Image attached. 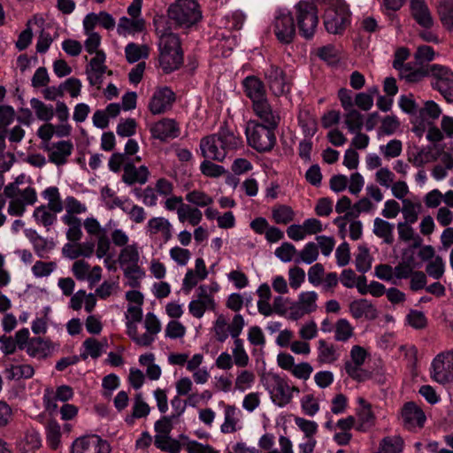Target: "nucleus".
I'll list each match as a JSON object with an SVG mask.
<instances>
[{"label": "nucleus", "mask_w": 453, "mask_h": 453, "mask_svg": "<svg viewBox=\"0 0 453 453\" xmlns=\"http://www.w3.org/2000/svg\"><path fill=\"white\" fill-rule=\"evenodd\" d=\"M411 12L416 22L425 27L430 28L434 20L426 4L422 0L411 1Z\"/></svg>", "instance_id": "26"}, {"label": "nucleus", "mask_w": 453, "mask_h": 453, "mask_svg": "<svg viewBox=\"0 0 453 453\" xmlns=\"http://www.w3.org/2000/svg\"><path fill=\"white\" fill-rule=\"evenodd\" d=\"M139 260L140 253L137 243L134 242L120 250L118 257L120 268L139 264Z\"/></svg>", "instance_id": "30"}, {"label": "nucleus", "mask_w": 453, "mask_h": 453, "mask_svg": "<svg viewBox=\"0 0 453 453\" xmlns=\"http://www.w3.org/2000/svg\"><path fill=\"white\" fill-rule=\"evenodd\" d=\"M30 241L33 244L35 252L41 258L45 257V255L53 248L52 242L42 237L36 232L33 233V235L30 237Z\"/></svg>", "instance_id": "52"}, {"label": "nucleus", "mask_w": 453, "mask_h": 453, "mask_svg": "<svg viewBox=\"0 0 453 453\" xmlns=\"http://www.w3.org/2000/svg\"><path fill=\"white\" fill-rule=\"evenodd\" d=\"M185 200L197 207H207L213 203V198L201 190H192L186 194Z\"/></svg>", "instance_id": "49"}, {"label": "nucleus", "mask_w": 453, "mask_h": 453, "mask_svg": "<svg viewBox=\"0 0 453 453\" xmlns=\"http://www.w3.org/2000/svg\"><path fill=\"white\" fill-rule=\"evenodd\" d=\"M296 15L301 35L305 39L312 38L319 23L316 5L312 3L299 2L296 5Z\"/></svg>", "instance_id": "7"}, {"label": "nucleus", "mask_w": 453, "mask_h": 453, "mask_svg": "<svg viewBox=\"0 0 453 453\" xmlns=\"http://www.w3.org/2000/svg\"><path fill=\"white\" fill-rule=\"evenodd\" d=\"M437 159V153L431 147L413 149L408 151V160L416 167L434 162Z\"/></svg>", "instance_id": "27"}, {"label": "nucleus", "mask_w": 453, "mask_h": 453, "mask_svg": "<svg viewBox=\"0 0 453 453\" xmlns=\"http://www.w3.org/2000/svg\"><path fill=\"white\" fill-rule=\"evenodd\" d=\"M144 327L146 329L144 335L148 336L149 346H150L155 342L157 334L161 331V323L154 313L148 312L145 316Z\"/></svg>", "instance_id": "43"}, {"label": "nucleus", "mask_w": 453, "mask_h": 453, "mask_svg": "<svg viewBox=\"0 0 453 453\" xmlns=\"http://www.w3.org/2000/svg\"><path fill=\"white\" fill-rule=\"evenodd\" d=\"M144 28V20L143 19H128L127 17H122L119 19L118 25V33L119 35L128 33L134 34L137 32L142 31Z\"/></svg>", "instance_id": "38"}, {"label": "nucleus", "mask_w": 453, "mask_h": 453, "mask_svg": "<svg viewBox=\"0 0 453 453\" xmlns=\"http://www.w3.org/2000/svg\"><path fill=\"white\" fill-rule=\"evenodd\" d=\"M255 116L263 125L278 127L280 123V111L269 102L268 98L252 105Z\"/></svg>", "instance_id": "16"}, {"label": "nucleus", "mask_w": 453, "mask_h": 453, "mask_svg": "<svg viewBox=\"0 0 453 453\" xmlns=\"http://www.w3.org/2000/svg\"><path fill=\"white\" fill-rule=\"evenodd\" d=\"M175 101V94L168 87L157 89L149 104V109L154 115L165 113L171 109Z\"/></svg>", "instance_id": "19"}, {"label": "nucleus", "mask_w": 453, "mask_h": 453, "mask_svg": "<svg viewBox=\"0 0 453 453\" xmlns=\"http://www.w3.org/2000/svg\"><path fill=\"white\" fill-rule=\"evenodd\" d=\"M394 224L380 218H376L373 220L372 233L377 237L382 239L386 244H392L394 242Z\"/></svg>", "instance_id": "29"}, {"label": "nucleus", "mask_w": 453, "mask_h": 453, "mask_svg": "<svg viewBox=\"0 0 453 453\" xmlns=\"http://www.w3.org/2000/svg\"><path fill=\"white\" fill-rule=\"evenodd\" d=\"M339 358V353L332 343L323 339L318 342V360L323 364H333Z\"/></svg>", "instance_id": "31"}, {"label": "nucleus", "mask_w": 453, "mask_h": 453, "mask_svg": "<svg viewBox=\"0 0 453 453\" xmlns=\"http://www.w3.org/2000/svg\"><path fill=\"white\" fill-rule=\"evenodd\" d=\"M155 446L169 453H180L181 450V444L178 440L173 439L170 436L166 437H154Z\"/></svg>", "instance_id": "51"}, {"label": "nucleus", "mask_w": 453, "mask_h": 453, "mask_svg": "<svg viewBox=\"0 0 453 453\" xmlns=\"http://www.w3.org/2000/svg\"><path fill=\"white\" fill-rule=\"evenodd\" d=\"M294 211L290 206L280 204L272 210V217L276 224L287 225L294 219Z\"/></svg>", "instance_id": "46"}, {"label": "nucleus", "mask_w": 453, "mask_h": 453, "mask_svg": "<svg viewBox=\"0 0 453 453\" xmlns=\"http://www.w3.org/2000/svg\"><path fill=\"white\" fill-rule=\"evenodd\" d=\"M245 326V320L242 315L235 314L231 321L227 322L226 318L220 314L217 317L213 323L212 331L217 342L223 343L226 340L231 336L234 330L239 331V334H242Z\"/></svg>", "instance_id": "14"}, {"label": "nucleus", "mask_w": 453, "mask_h": 453, "mask_svg": "<svg viewBox=\"0 0 453 453\" xmlns=\"http://www.w3.org/2000/svg\"><path fill=\"white\" fill-rule=\"evenodd\" d=\"M349 311L353 318L358 319L365 318L373 320L378 317L377 309L367 299H358L350 303Z\"/></svg>", "instance_id": "25"}, {"label": "nucleus", "mask_w": 453, "mask_h": 453, "mask_svg": "<svg viewBox=\"0 0 453 453\" xmlns=\"http://www.w3.org/2000/svg\"><path fill=\"white\" fill-rule=\"evenodd\" d=\"M225 419L221 425L220 430L223 434L234 433L237 428L238 422V411L233 405H226L224 411Z\"/></svg>", "instance_id": "36"}, {"label": "nucleus", "mask_w": 453, "mask_h": 453, "mask_svg": "<svg viewBox=\"0 0 453 453\" xmlns=\"http://www.w3.org/2000/svg\"><path fill=\"white\" fill-rule=\"evenodd\" d=\"M145 233L149 239L160 246L173 238V226L170 220L163 216L151 217L146 223Z\"/></svg>", "instance_id": "11"}, {"label": "nucleus", "mask_w": 453, "mask_h": 453, "mask_svg": "<svg viewBox=\"0 0 453 453\" xmlns=\"http://www.w3.org/2000/svg\"><path fill=\"white\" fill-rule=\"evenodd\" d=\"M121 269L123 270L124 276L128 280V285L134 288H139L140 280L145 276V272L139 264L125 266Z\"/></svg>", "instance_id": "47"}, {"label": "nucleus", "mask_w": 453, "mask_h": 453, "mask_svg": "<svg viewBox=\"0 0 453 453\" xmlns=\"http://www.w3.org/2000/svg\"><path fill=\"white\" fill-rule=\"evenodd\" d=\"M106 345V341L101 342L93 337L87 338L82 343L83 350L81 352L79 357L82 360H86L88 357L93 359H97L104 352V347Z\"/></svg>", "instance_id": "28"}, {"label": "nucleus", "mask_w": 453, "mask_h": 453, "mask_svg": "<svg viewBox=\"0 0 453 453\" xmlns=\"http://www.w3.org/2000/svg\"><path fill=\"white\" fill-rule=\"evenodd\" d=\"M274 254L281 262L288 263L297 254V250L292 243L285 242L275 250Z\"/></svg>", "instance_id": "62"}, {"label": "nucleus", "mask_w": 453, "mask_h": 453, "mask_svg": "<svg viewBox=\"0 0 453 453\" xmlns=\"http://www.w3.org/2000/svg\"><path fill=\"white\" fill-rule=\"evenodd\" d=\"M317 298L318 295L314 291L302 292L299 295L298 301L296 303L304 310V311L310 313L314 311L317 308Z\"/></svg>", "instance_id": "60"}, {"label": "nucleus", "mask_w": 453, "mask_h": 453, "mask_svg": "<svg viewBox=\"0 0 453 453\" xmlns=\"http://www.w3.org/2000/svg\"><path fill=\"white\" fill-rule=\"evenodd\" d=\"M354 335V327L346 319H340L334 325V340L347 342Z\"/></svg>", "instance_id": "44"}, {"label": "nucleus", "mask_w": 453, "mask_h": 453, "mask_svg": "<svg viewBox=\"0 0 453 453\" xmlns=\"http://www.w3.org/2000/svg\"><path fill=\"white\" fill-rule=\"evenodd\" d=\"M267 85L275 96H281L289 93L291 84L285 72L275 65H270L264 71Z\"/></svg>", "instance_id": "15"}, {"label": "nucleus", "mask_w": 453, "mask_h": 453, "mask_svg": "<svg viewBox=\"0 0 453 453\" xmlns=\"http://www.w3.org/2000/svg\"><path fill=\"white\" fill-rule=\"evenodd\" d=\"M358 403L361 406L357 412L358 418L362 426L370 427L374 424L375 417L371 409V404L365 399L359 398Z\"/></svg>", "instance_id": "54"}, {"label": "nucleus", "mask_w": 453, "mask_h": 453, "mask_svg": "<svg viewBox=\"0 0 453 453\" xmlns=\"http://www.w3.org/2000/svg\"><path fill=\"white\" fill-rule=\"evenodd\" d=\"M122 180L131 186L135 183L145 184L148 181L150 172L145 165L136 167L134 164H126L123 167Z\"/></svg>", "instance_id": "24"}, {"label": "nucleus", "mask_w": 453, "mask_h": 453, "mask_svg": "<svg viewBox=\"0 0 453 453\" xmlns=\"http://www.w3.org/2000/svg\"><path fill=\"white\" fill-rule=\"evenodd\" d=\"M73 397V389L68 385H61L54 390L48 387L44 389L42 402L45 409L53 412L58 409L57 401L67 402Z\"/></svg>", "instance_id": "18"}, {"label": "nucleus", "mask_w": 453, "mask_h": 453, "mask_svg": "<svg viewBox=\"0 0 453 453\" xmlns=\"http://www.w3.org/2000/svg\"><path fill=\"white\" fill-rule=\"evenodd\" d=\"M277 128L263 125L258 120H249L245 128L248 145L259 153L272 151L277 142Z\"/></svg>", "instance_id": "3"}, {"label": "nucleus", "mask_w": 453, "mask_h": 453, "mask_svg": "<svg viewBox=\"0 0 453 453\" xmlns=\"http://www.w3.org/2000/svg\"><path fill=\"white\" fill-rule=\"evenodd\" d=\"M398 419L405 430L415 433L424 427L426 417L418 404L407 402L401 408Z\"/></svg>", "instance_id": "10"}, {"label": "nucleus", "mask_w": 453, "mask_h": 453, "mask_svg": "<svg viewBox=\"0 0 453 453\" xmlns=\"http://www.w3.org/2000/svg\"><path fill=\"white\" fill-rule=\"evenodd\" d=\"M403 444V439L400 435L384 437L380 443L379 453H400Z\"/></svg>", "instance_id": "39"}, {"label": "nucleus", "mask_w": 453, "mask_h": 453, "mask_svg": "<svg viewBox=\"0 0 453 453\" xmlns=\"http://www.w3.org/2000/svg\"><path fill=\"white\" fill-rule=\"evenodd\" d=\"M242 86L244 93L250 99L252 105L257 102L267 99L265 84L259 78L254 75L247 76L242 81Z\"/></svg>", "instance_id": "22"}, {"label": "nucleus", "mask_w": 453, "mask_h": 453, "mask_svg": "<svg viewBox=\"0 0 453 453\" xmlns=\"http://www.w3.org/2000/svg\"><path fill=\"white\" fill-rule=\"evenodd\" d=\"M372 257L369 250L365 246L358 247V253L355 258L356 268L360 273H366L372 267Z\"/></svg>", "instance_id": "53"}, {"label": "nucleus", "mask_w": 453, "mask_h": 453, "mask_svg": "<svg viewBox=\"0 0 453 453\" xmlns=\"http://www.w3.org/2000/svg\"><path fill=\"white\" fill-rule=\"evenodd\" d=\"M42 196L48 201L47 207L53 212L59 213L63 211V203L59 190L57 187H49L42 192Z\"/></svg>", "instance_id": "41"}, {"label": "nucleus", "mask_w": 453, "mask_h": 453, "mask_svg": "<svg viewBox=\"0 0 453 453\" xmlns=\"http://www.w3.org/2000/svg\"><path fill=\"white\" fill-rule=\"evenodd\" d=\"M61 220L68 226L66 238L71 242H77L82 237L81 220L78 217L62 216Z\"/></svg>", "instance_id": "33"}, {"label": "nucleus", "mask_w": 453, "mask_h": 453, "mask_svg": "<svg viewBox=\"0 0 453 453\" xmlns=\"http://www.w3.org/2000/svg\"><path fill=\"white\" fill-rule=\"evenodd\" d=\"M158 62L164 73H169L180 68L183 64V51L178 35L165 32L158 40Z\"/></svg>", "instance_id": "2"}, {"label": "nucleus", "mask_w": 453, "mask_h": 453, "mask_svg": "<svg viewBox=\"0 0 453 453\" xmlns=\"http://www.w3.org/2000/svg\"><path fill=\"white\" fill-rule=\"evenodd\" d=\"M53 349L52 342L40 336L31 338L26 346L27 355L38 360L50 357Z\"/></svg>", "instance_id": "21"}, {"label": "nucleus", "mask_w": 453, "mask_h": 453, "mask_svg": "<svg viewBox=\"0 0 453 453\" xmlns=\"http://www.w3.org/2000/svg\"><path fill=\"white\" fill-rule=\"evenodd\" d=\"M180 439L186 441V449L188 453H218L210 445H203L196 441H189L188 438L181 434Z\"/></svg>", "instance_id": "64"}, {"label": "nucleus", "mask_w": 453, "mask_h": 453, "mask_svg": "<svg viewBox=\"0 0 453 453\" xmlns=\"http://www.w3.org/2000/svg\"><path fill=\"white\" fill-rule=\"evenodd\" d=\"M125 55L127 61L130 64L138 62L141 59L148 58L149 47L145 44L139 45L134 42H129L125 47Z\"/></svg>", "instance_id": "34"}, {"label": "nucleus", "mask_w": 453, "mask_h": 453, "mask_svg": "<svg viewBox=\"0 0 453 453\" xmlns=\"http://www.w3.org/2000/svg\"><path fill=\"white\" fill-rule=\"evenodd\" d=\"M46 442L51 449H58L61 445V427L56 420L48 422L45 427Z\"/></svg>", "instance_id": "35"}, {"label": "nucleus", "mask_w": 453, "mask_h": 453, "mask_svg": "<svg viewBox=\"0 0 453 453\" xmlns=\"http://www.w3.org/2000/svg\"><path fill=\"white\" fill-rule=\"evenodd\" d=\"M48 152L49 161L56 165L66 164L68 157L73 150V144L71 141H59L58 142L44 143L42 147Z\"/></svg>", "instance_id": "17"}, {"label": "nucleus", "mask_w": 453, "mask_h": 453, "mask_svg": "<svg viewBox=\"0 0 453 453\" xmlns=\"http://www.w3.org/2000/svg\"><path fill=\"white\" fill-rule=\"evenodd\" d=\"M180 439L186 441V449L188 453H218L210 445H203L196 441H189L188 438L181 434Z\"/></svg>", "instance_id": "63"}, {"label": "nucleus", "mask_w": 453, "mask_h": 453, "mask_svg": "<svg viewBox=\"0 0 453 453\" xmlns=\"http://www.w3.org/2000/svg\"><path fill=\"white\" fill-rule=\"evenodd\" d=\"M319 248L318 245L312 242L304 245L303 249L298 252V257L295 259L296 264L305 263L311 265L318 259Z\"/></svg>", "instance_id": "48"}, {"label": "nucleus", "mask_w": 453, "mask_h": 453, "mask_svg": "<svg viewBox=\"0 0 453 453\" xmlns=\"http://www.w3.org/2000/svg\"><path fill=\"white\" fill-rule=\"evenodd\" d=\"M431 78V86L437 90L444 99L453 104V72L446 66L432 65L427 70Z\"/></svg>", "instance_id": "6"}, {"label": "nucleus", "mask_w": 453, "mask_h": 453, "mask_svg": "<svg viewBox=\"0 0 453 453\" xmlns=\"http://www.w3.org/2000/svg\"><path fill=\"white\" fill-rule=\"evenodd\" d=\"M175 419L170 416H163L160 419L155 422L154 429L156 432L155 436L166 437L170 436V433L173 428V421Z\"/></svg>", "instance_id": "61"}, {"label": "nucleus", "mask_w": 453, "mask_h": 453, "mask_svg": "<svg viewBox=\"0 0 453 453\" xmlns=\"http://www.w3.org/2000/svg\"><path fill=\"white\" fill-rule=\"evenodd\" d=\"M151 137L161 142H166L169 139L177 138L180 135V127L177 122L173 119H163L150 127Z\"/></svg>", "instance_id": "20"}, {"label": "nucleus", "mask_w": 453, "mask_h": 453, "mask_svg": "<svg viewBox=\"0 0 453 453\" xmlns=\"http://www.w3.org/2000/svg\"><path fill=\"white\" fill-rule=\"evenodd\" d=\"M439 14L444 26L453 29V0H444L439 5Z\"/></svg>", "instance_id": "58"}, {"label": "nucleus", "mask_w": 453, "mask_h": 453, "mask_svg": "<svg viewBox=\"0 0 453 453\" xmlns=\"http://www.w3.org/2000/svg\"><path fill=\"white\" fill-rule=\"evenodd\" d=\"M255 373L249 370H241L238 372L235 379V388L239 391H244L250 388L255 381Z\"/></svg>", "instance_id": "57"}, {"label": "nucleus", "mask_w": 453, "mask_h": 453, "mask_svg": "<svg viewBox=\"0 0 453 453\" xmlns=\"http://www.w3.org/2000/svg\"><path fill=\"white\" fill-rule=\"evenodd\" d=\"M123 211L127 213L130 220L135 224L143 223L147 218V212L143 207L130 202L127 203V208H123Z\"/></svg>", "instance_id": "55"}, {"label": "nucleus", "mask_w": 453, "mask_h": 453, "mask_svg": "<svg viewBox=\"0 0 453 453\" xmlns=\"http://www.w3.org/2000/svg\"><path fill=\"white\" fill-rule=\"evenodd\" d=\"M406 321L412 328L421 330L426 327L427 319L423 311L411 310L406 316Z\"/></svg>", "instance_id": "59"}, {"label": "nucleus", "mask_w": 453, "mask_h": 453, "mask_svg": "<svg viewBox=\"0 0 453 453\" xmlns=\"http://www.w3.org/2000/svg\"><path fill=\"white\" fill-rule=\"evenodd\" d=\"M266 388L273 403L280 407H284L290 403L293 397V391L299 392L297 388L289 387L288 382L277 374H273L268 378Z\"/></svg>", "instance_id": "12"}, {"label": "nucleus", "mask_w": 453, "mask_h": 453, "mask_svg": "<svg viewBox=\"0 0 453 453\" xmlns=\"http://www.w3.org/2000/svg\"><path fill=\"white\" fill-rule=\"evenodd\" d=\"M40 434L35 430H28L26 432L23 439L18 444L19 450L24 453L34 451L41 446Z\"/></svg>", "instance_id": "37"}, {"label": "nucleus", "mask_w": 453, "mask_h": 453, "mask_svg": "<svg viewBox=\"0 0 453 453\" xmlns=\"http://www.w3.org/2000/svg\"><path fill=\"white\" fill-rule=\"evenodd\" d=\"M344 121L350 133L360 131L364 126L363 115L354 108L346 110Z\"/></svg>", "instance_id": "45"}, {"label": "nucleus", "mask_w": 453, "mask_h": 453, "mask_svg": "<svg viewBox=\"0 0 453 453\" xmlns=\"http://www.w3.org/2000/svg\"><path fill=\"white\" fill-rule=\"evenodd\" d=\"M430 374L442 385L453 381V349L441 352L433 359Z\"/></svg>", "instance_id": "9"}, {"label": "nucleus", "mask_w": 453, "mask_h": 453, "mask_svg": "<svg viewBox=\"0 0 453 453\" xmlns=\"http://www.w3.org/2000/svg\"><path fill=\"white\" fill-rule=\"evenodd\" d=\"M273 34L283 44H289L296 36V25L292 14L284 9L276 11L273 22Z\"/></svg>", "instance_id": "8"}, {"label": "nucleus", "mask_w": 453, "mask_h": 453, "mask_svg": "<svg viewBox=\"0 0 453 453\" xmlns=\"http://www.w3.org/2000/svg\"><path fill=\"white\" fill-rule=\"evenodd\" d=\"M33 217L36 223L43 226L47 231H49L57 221V213L53 212L46 205L36 207L34 211Z\"/></svg>", "instance_id": "32"}, {"label": "nucleus", "mask_w": 453, "mask_h": 453, "mask_svg": "<svg viewBox=\"0 0 453 453\" xmlns=\"http://www.w3.org/2000/svg\"><path fill=\"white\" fill-rule=\"evenodd\" d=\"M167 14L175 25L181 27H189L202 18L199 4L195 0H176L168 7Z\"/></svg>", "instance_id": "4"}, {"label": "nucleus", "mask_w": 453, "mask_h": 453, "mask_svg": "<svg viewBox=\"0 0 453 453\" xmlns=\"http://www.w3.org/2000/svg\"><path fill=\"white\" fill-rule=\"evenodd\" d=\"M241 143V138L224 122L216 134L201 139L200 150L205 158L222 162L226 155L236 150Z\"/></svg>", "instance_id": "1"}, {"label": "nucleus", "mask_w": 453, "mask_h": 453, "mask_svg": "<svg viewBox=\"0 0 453 453\" xmlns=\"http://www.w3.org/2000/svg\"><path fill=\"white\" fill-rule=\"evenodd\" d=\"M65 213L63 216L76 217L77 214H82L87 211L86 204L72 196L65 198Z\"/></svg>", "instance_id": "56"}, {"label": "nucleus", "mask_w": 453, "mask_h": 453, "mask_svg": "<svg viewBox=\"0 0 453 453\" xmlns=\"http://www.w3.org/2000/svg\"><path fill=\"white\" fill-rule=\"evenodd\" d=\"M324 26L330 34H342L349 22V12L341 0H329L323 16Z\"/></svg>", "instance_id": "5"}, {"label": "nucleus", "mask_w": 453, "mask_h": 453, "mask_svg": "<svg viewBox=\"0 0 453 453\" xmlns=\"http://www.w3.org/2000/svg\"><path fill=\"white\" fill-rule=\"evenodd\" d=\"M106 59L104 51L96 52V56L89 62V68L86 70L88 80L92 86L100 85L103 81V75L107 66L104 65Z\"/></svg>", "instance_id": "23"}, {"label": "nucleus", "mask_w": 453, "mask_h": 453, "mask_svg": "<svg viewBox=\"0 0 453 453\" xmlns=\"http://www.w3.org/2000/svg\"><path fill=\"white\" fill-rule=\"evenodd\" d=\"M8 380L30 379L35 374L34 367L30 365H11L5 370Z\"/></svg>", "instance_id": "42"}, {"label": "nucleus", "mask_w": 453, "mask_h": 453, "mask_svg": "<svg viewBox=\"0 0 453 453\" xmlns=\"http://www.w3.org/2000/svg\"><path fill=\"white\" fill-rule=\"evenodd\" d=\"M30 105L35 111L38 119L42 121H50L54 117V108L50 104H46L38 98H32L30 100Z\"/></svg>", "instance_id": "40"}, {"label": "nucleus", "mask_w": 453, "mask_h": 453, "mask_svg": "<svg viewBox=\"0 0 453 453\" xmlns=\"http://www.w3.org/2000/svg\"><path fill=\"white\" fill-rule=\"evenodd\" d=\"M299 125L301 126L304 136L311 138L317 132V120L308 111L301 112L298 116Z\"/></svg>", "instance_id": "50"}, {"label": "nucleus", "mask_w": 453, "mask_h": 453, "mask_svg": "<svg viewBox=\"0 0 453 453\" xmlns=\"http://www.w3.org/2000/svg\"><path fill=\"white\" fill-rule=\"evenodd\" d=\"M111 450L110 443L96 434L81 436L71 446V453H111Z\"/></svg>", "instance_id": "13"}]
</instances>
